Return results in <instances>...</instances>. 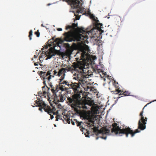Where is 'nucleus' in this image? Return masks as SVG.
Listing matches in <instances>:
<instances>
[{
    "label": "nucleus",
    "instance_id": "obj_1",
    "mask_svg": "<svg viewBox=\"0 0 156 156\" xmlns=\"http://www.w3.org/2000/svg\"><path fill=\"white\" fill-rule=\"evenodd\" d=\"M61 84L63 85H60V86L57 84L55 86L50 85L51 90L55 100L57 102H63L66 99V96L59 91H65L68 94H70L72 89L74 94L71 97H67L66 101L75 112L79 113L82 109H87L89 108V106L91 105L90 102L83 100V98H86V96L84 95V92H83L78 84L69 81H64Z\"/></svg>",
    "mask_w": 156,
    "mask_h": 156
},
{
    "label": "nucleus",
    "instance_id": "obj_2",
    "mask_svg": "<svg viewBox=\"0 0 156 156\" xmlns=\"http://www.w3.org/2000/svg\"><path fill=\"white\" fill-rule=\"evenodd\" d=\"M144 108H143V111L140 112V116L141 117L138 122V129H137L134 131L129 127L121 129L119 126H117V124L115 123L114 124H112V125L113 128L112 129V132L114 133L116 135L118 134L119 136H122V134H125L126 137H128L129 134H130L131 136L133 137L136 133L140 132V130L139 129L141 130H144L145 129L146 127V122L147 121V117L144 118V117L143 115V110L144 109Z\"/></svg>",
    "mask_w": 156,
    "mask_h": 156
},
{
    "label": "nucleus",
    "instance_id": "obj_3",
    "mask_svg": "<svg viewBox=\"0 0 156 156\" xmlns=\"http://www.w3.org/2000/svg\"><path fill=\"white\" fill-rule=\"evenodd\" d=\"M82 30L83 31L82 34H79L76 35L73 34L71 31L66 32L63 34L64 36V40L57 38L54 41H55L58 44L62 43L64 41L67 42L76 41H81L82 43L85 42V41L88 38L87 34H89V31L86 32L83 30Z\"/></svg>",
    "mask_w": 156,
    "mask_h": 156
},
{
    "label": "nucleus",
    "instance_id": "obj_4",
    "mask_svg": "<svg viewBox=\"0 0 156 156\" xmlns=\"http://www.w3.org/2000/svg\"><path fill=\"white\" fill-rule=\"evenodd\" d=\"M35 102L37 105V106L39 107V110L42 112V109H44L45 112H47L49 115L51 116V119H52L54 118L53 115H56V112L54 111L55 110V108H53L52 109L50 107L45 104L44 102L42 100L38 99V101L36 100Z\"/></svg>",
    "mask_w": 156,
    "mask_h": 156
},
{
    "label": "nucleus",
    "instance_id": "obj_5",
    "mask_svg": "<svg viewBox=\"0 0 156 156\" xmlns=\"http://www.w3.org/2000/svg\"><path fill=\"white\" fill-rule=\"evenodd\" d=\"M73 67L74 70L77 71L78 73L76 74L82 76H86L89 75L88 73L89 70L85 67V65L84 63L80 62H74L72 65Z\"/></svg>",
    "mask_w": 156,
    "mask_h": 156
},
{
    "label": "nucleus",
    "instance_id": "obj_6",
    "mask_svg": "<svg viewBox=\"0 0 156 156\" xmlns=\"http://www.w3.org/2000/svg\"><path fill=\"white\" fill-rule=\"evenodd\" d=\"M52 71H48L47 72H44L43 71H40L39 75L40 76V78L41 80H43V84L44 85V86L42 87V90H43L45 88V86H47L46 83V82H47L48 83L49 86L50 87V85H52L50 81L51 77H54V76L51 75V72Z\"/></svg>",
    "mask_w": 156,
    "mask_h": 156
},
{
    "label": "nucleus",
    "instance_id": "obj_7",
    "mask_svg": "<svg viewBox=\"0 0 156 156\" xmlns=\"http://www.w3.org/2000/svg\"><path fill=\"white\" fill-rule=\"evenodd\" d=\"M94 132L98 136L99 134H101V136L100 137L105 140L107 137L105 135H109L110 130L106 129H101L100 130L98 128L94 127L93 128Z\"/></svg>",
    "mask_w": 156,
    "mask_h": 156
},
{
    "label": "nucleus",
    "instance_id": "obj_8",
    "mask_svg": "<svg viewBox=\"0 0 156 156\" xmlns=\"http://www.w3.org/2000/svg\"><path fill=\"white\" fill-rule=\"evenodd\" d=\"M80 76V75H77V80H79V82L78 83H76L78 84L80 88V84L84 88V87H86V85H87L88 83L87 81V78L89 77V75ZM74 83H75V82Z\"/></svg>",
    "mask_w": 156,
    "mask_h": 156
},
{
    "label": "nucleus",
    "instance_id": "obj_9",
    "mask_svg": "<svg viewBox=\"0 0 156 156\" xmlns=\"http://www.w3.org/2000/svg\"><path fill=\"white\" fill-rule=\"evenodd\" d=\"M86 15H89L90 17L94 20L95 21L96 23V27L97 28V29L98 30L101 29L103 25L101 23H99V21L96 19V17L93 15V14H91L90 11H88L87 12H85L84 14Z\"/></svg>",
    "mask_w": 156,
    "mask_h": 156
},
{
    "label": "nucleus",
    "instance_id": "obj_10",
    "mask_svg": "<svg viewBox=\"0 0 156 156\" xmlns=\"http://www.w3.org/2000/svg\"><path fill=\"white\" fill-rule=\"evenodd\" d=\"M48 88L47 92L45 91H43V92H39L38 93V95L40 96L41 98H46V97L49 98V97L50 95V93L49 92V88H48L47 86H45V88Z\"/></svg>",
    "mask_w": 156,
    "mask_h": 156
},
{
    "label": "nucleus",
    "instance_id": "obj_11",
    "mask_svg": "<svg viewBox=\"0 0 156 156\" xmlns=\"http://www.w3.org/2000/svg\"><path fill=\"white\" fill-rule=\"evenodd\" d=\"M114 86L115 87V90L111 91V92L112 94H119V91L122 89L120 88L119 85L117 82H116L115 80L114 81L113 83Z\"/></svg>",
    "mask_w": 156,
    "mask_h": 156
},
{
    "label": "nucleus",
    "instance_id": "obj_12",
    "mask_svg": "<svg viewBox=\"0 0 156 156\" xmlns=\"http://www.w3.org/2000/svg\"><path fill=\"white\" fill-rule=\"evenodd\" d=\"M56 55V53L54 51V49L53 48H50L49 49V51L48 52V55H47L46 59H49L53 56H55Z\"/></svg>",
    "mask_w": 156,
    "mask_h": 156
},
{
    "label": "nucleus",
    "instance_id": "obj_13",
    "mask_svg": "<svg viewBox=\"0 0 156 156\" xmlns=\"http://www.w3.org/2000/svg\"><path fill=\"white\" fill-rule=\"evenodd\" d=\"M70 68H69V69L67 68H62L59 70L58 72L59 74V76L62 75H64L65 73L67 71H69L70 70Z\"/></svg>",
    "mask_w": 156,
    "mask_h": 156
},
{
    "label": "nucleus",
    "instance_id": "obj_14",
    "mask_svg": "<svg viewBox=\"0 0 156 156\" xmlns=\"http://www.w3.org/2000/svg\"><path fill=\"white\" fill-rule=\"evenodd\" d=\"M130 93L128 91H125L121 90L119 91V95H123V96H126L130 95Z\"/></svg>",
    "mask_w": 156,
    "mask_h": 156
},
{
    "label": "nucleus",
    "instance_id": "obj_15",
    "mask_svg": "<svg viewBox=\"0 0 156 156\" xmlns=\"http://www.w3.org/2000/svg\"><path fill=\"white\" fill-rule=\"evenodd\" d=\"M60 110H57L56 112V121H58V119L62 120L63 121L64 120L62 118V116L61 115L59 114V112Z\"/></svg>",
    "mask_w": 156,
    "mask_h": 156
},
{
    "label": "nucleus",
    "instance_id": "obj_16",
    "mask_svg": "<svg viewBox=\"0 0 156 156\" xmlns=\"http://www.w3.org/2000/svg\"><path fill=\"white\" fill-rule=\"evenodd\" d=\"M84 89L86 91H89H89H92L94 92L96 90V89H95L94 87H90L87 86H86V87H84Z\"/></svg>",
    "mask_w": 156,
    "mask_h": 156
},
{
    "label": "nucleus",
    "instance_id": "obj_17",
    "mask_svg": "<svg viewBox=\"0 0 156 156\" xmlns=\"http://www.w3.org/2000/svg\"><path fill=\"white\" fill-rule=\"evenodd\" d=\"M74 121L76 122V125H77V126H80V129L81 131L83 132V130H86V129L85 128H83V127H82L80 126L81 123H82V122H78L76 119L74 120Z\"/></svg>",
    "mask_w": 156,
    "mask_h": 156
},
{
    "label": "nucleus",
    "instance_id": "obj_18",
    "mask_svg": "<svg viewBox=\"0 0 156 156\" xmlns=\"http://www.w3.org/2000/svg\"><path fill=\"white\" fill-rule=\"evenodd\" d=\"M63 119L67 123L70 124L71 120L69 119V116L67 115H64L62 116Z\"/></svg>",
    "mask_w": 156,
    "mask_h": 156
},
{
    "label": "nucleus",
    "instance_id": "obj_19",
    "mask_svg": "<svg viewBox=\"0 0 156 156\" xmlns=\"http://www.w3.org/2000/svg\"><path fill=\"white\" fill-rule=\"evenodd\" d=\"M77 26V23H73L71 25L72 26V30H74L75 29L76 27Z\"/></svg>",
    "mask_w": 156,
    "mask_h": 156
},
{
    "label": "nucleus",
    "instance_id": "obj_20",
    "mask_svg": "<svg viewBox=\"0 0 156 156\" xmlns=\"http://www.w3.org/2000/svg\"><path fill=\"white\" fill-rule=\"evenodd\" d=\"M33 34V31L32 30H31L29 32V37L30 40L32 39L31 36Z\"/></svg>",
    "mask_w": 156,
    "mask_h": 156
},
{
    "label": "nucleus",
    "instance_id": "obj_21",
    "mask_svg": "<svg viewBox=\"0 0 156 156\" xmlns=\"http://www.w3.org/2000/svg\"><path fill=\"white\" fill-rule=\"evenodd\" d=\"M64 76H61V79H60V84H59V85H58V86H60V85H63V84H61V83H62L63 81H62L64 79ZM64 81V80H63V81Z\"/></svg>",
    "mask_w": 156,
    "mask_h": 156
},
{
    "label": "nucleus",
    "instance_id": "obj_22",
    "mask_svg": "<svg viewBox=\"0 0 156 156\" xmlns=\"http://www.w3.org/2000/svg\"><path fill=\"white\" fill-rule=\"evenodd\" d=\"M69 29L72 30V26H71V25H67L66 27V30H68Z\"/></svg>",
    "mask_w": 156,
    "mask_h": 156
},
{
    "label": "nucleus",
    "instance_id": "obj_23",
    "mask_svg": "<svg viewBox=\"0 0 156 156\" xmlns=\"http://www.w3.org/2000/svg\"><path fill=\"white\" fill-rule=\"evenodd\" d=\"M78 8L79 9L77 10L78 12L82 13L83 12V9L81 7H80L79 6Z\"/></svg>",
    "mask_w": 156,
    "mask_h": 156
},
{
    "label": "nucleus",
    "instance_id": "obj_24",
    "mask_svg": "<svg viewBox=\"0 0 156 156\" xmlns=\"http://www.w3.org/2000/svg\"><path fill=\"white\" fill-rule=\"evenodd\" d=\"M54 74L55 75L57 76H59V72H58L56 70H54Z\"/></svg>",
    "mask_w": 156,
    "mask_h": 156
},
{
    "label": "nucleus",
    "instance_id": "obj_25",
    "mask_svg": "<svg viewBox=\"0 0 156 156\" xmlns=\"http://www.w3.org/2000/svg\"><path fill=\"white\" fill-rule=\"evenodd\" d=\"M35 34L37 37H39L40 34L38 31V30H37V31L35 32Z\"/></svg>",
    "mask_w": 156,
    "mask_h": 156
},
{
    "label": "nucleus",
    "instance_id": "obj_26",
    "mask_svg": "<svg viewBox=\"0 0 156 156\" xmlns=\"http://www.w3.org/2000/svg\"><path fill=\"white\" fill-rule=\"evenodd\" d=\"M57 30L58 31H61L62 30V29L61 28H58L57 29Z\"/></svg>",
    "mask_w": 156,
    "mask_h": 156
},
{
    "label": "nucleus",
    "instance_id": "obj_27",
    "mask_svg": "<svg viewBox=\"0 0 156 156\" xmlns=\"http://www.w3.org/2000/svg\"><path fill=\"white\" fill-rule=\"evenodd\" d=\"M102 73H103V74H104V76H106V75H107V74H106V72H104V71H102Z\"/></svg>",
    "mask_w": 156,
    "mask_h": 156
},
{
    "label": "nucleus",
    "instance_id": "obj_28",
    "mask_svg": "<svg viewBox=\"0 0 156 156\" xmlns=\"http://www.w3.org/2000/svg\"><path fill=\"white\" fill-rule=\"evenodd\" d=\"M71 121L72 124L73 125H75V122L73 121L72 120H71Z\"/></svg>",
    "mask_w": 156,
    "mask_h": 156
},
{
    "label": "nucleus",
    "instance_id": "obj_29",
    "mask_svg": "<svg viewBox=\"0 0 156 156\" xmlns=\"http://www.w3.org/2000/svg\"><path fill=\"white\" fill-rule=\"evenodd\" d=\"M34 65L35 66H37L38 65V63H34Z\"/></svg>",
    "mask_w": 156,
    "mask_h": 156
},
{
    "label": "nucleus",
    "instance_id": "obj_30",
    "mask_svg": "<svg viewBox=\"0 0 156 156\" xmlns=\"http://www.w3.org/2000/svg\"><path fill=\"white\" fill-rule=\"evenodd\" d=\"M94 126V122H92V124L90 126Z\"/></svg>",
    "mask_w": 156,
    "mask_h": 156
},
{
    "label": "nucleus",
    "instance_id": "obj_31",
    "mask_svg": "<svg viewBox=\"0 0 156 156\" xmlns=\"http://www.w3.org/2000/svg\"><path fill=\"white\" fill-rule=\"evenodd\" d=\"M37 55H34V57L35 58H37Z\"/></svg>",
    "mask_w": 156,
    "mask_h": 156
},
{
    "label": "nucleus",
    "instance_id": "obj_32",
    "mask_svg": "<svg viewBox=\"0 0 156 156\" xmlns=\"http://www.w3.org/2000/svg\"><path fill=\"white\" fill-rule=\"evenodd\" d=\"M99 138V137H97L96 138V140H98V138Z\"/></svg>",
    "mask_w": 156,
    "mask_h": 156
},
{
    "label": "nucleus",
    "instance_id": "obj_33",
    "mask_svg": "<svg viewBox=\"0 0 156 156\" xmlns=\"http://www.w3.org/2000/svg\"><path fill=\"white\" fill-rule=\"evenodd\" d=\"M86 137H89L87 135H86Z\"/></svg>",
    "mask_w": 156,
    "mask_h": 156
},
{
    "label": "nucleus",
    "instance_id": "obj_34",
    "mask_svg": "<svg viewBox=\"0 0 156 156\" xmlns=\"http://www.w3.org/2000/svg\"><path fill=\"white\" fill-rule=\"evenodd\" d=\"M120 97H118L117 98H120Z\"/></svg>",
    "mask_w": 156,
    "mask_h": 156
},
{
    "label": "nucleus",
    "instance_id": "obj_35",
    "mask_svg": "<svg viewBox=\"0 0 156 156\" xmlns=\"http://www.w3.org/2000/svg\"><path fill=\"white\" fill-rule=\"evenodd\" d=\"M63 113H64V112H62V115H63Z\"/></svg>",
    "mask_w": 156,
    "mask_h": 156
},
{
    "label": "nucleus",
    "instance_id": "obj_36",
    "mask_svg": "<svg viewBox=\"0 0 156 156\" xmlns=\"http://www.w3.org/2000/svg\"><path fill=\"white\" fill-rule=\"evenodd\" d=\"M86 47H87L88 48V46L86 45Z\"/></svg>",
    "mask_w": 156,
    "mask_h": 156
},
{
    "label": "nucleus",
    "instance_id": "obj_37",
    "mask_svg": "<svg viewBox=\"0 0 156 156\" xmlns=\"http://www.w3.org/2000/svg\"><path fill=\"white\" fill-rule=\"evenodd\" d=\"M79 18L77 19V20H79Z\"/></svg>",
    "mask_w": 156,
    "mask_h": 156
},
{
    "label": "nucleus",
    "instance_id": "obj_38",
    "mask_svg": "<svg viewBox=\"0 0 156 156\" xmlns=\"http://www.w3.org/2000/svg\"><path fill=\"white\" fill-rule=\"evenodd\" d=\"M83 55H81V56H83Z\"/></svg>",
    "mask_w": 156,
    "mask_h": 156
},
{
    "label": "nucleus",
    "instance_id": "obj_39",
    "mask_svg": "<svg viewBox=\"0 0 156 156\" xmlns=\"http://www.w3.org/2000/svg\"><path fill=\"white\" fill-rule=\"evenodd\" d=\"M87 133H88V131L87 132Z\"/></svg>",
    "mask_w": 156,
    "mask_h": 156
},
{
    "label": "nucleus",
    "instance_id": "obj_40",
    "mask_svg": "<svg viewBox=\"0 0 156 156\" xmlns=\"http://www.w3.org/2000/svg\"><path fill=\"white\" fill-rule=\"evenodd\" d=\"M41 26H43V24H42V25H41Z\"/></svg>",
    "mask_w": 156,
    "mask_h": 156
}]
</instances>
